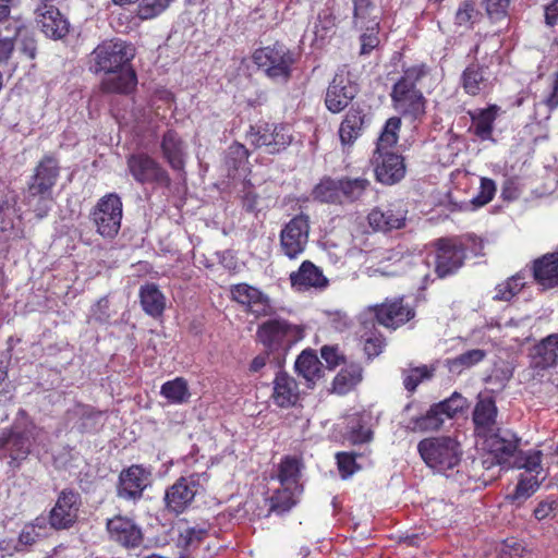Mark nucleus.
Instances as JSON below:
<instances>
[{"label":"nucleus","mask_w":558,"mask_h":558,"mask_svg":"<svg viewBox=\"0 0 558 558\" xmlns=\"http://www.w3.org/2000/svg\"><path fill=\"white\" fill-rule=\"evenodd\" d=\"M253 61L272 81L287 82L294 59L283 45H274L257 49L253 53Z\"/></svg>","instance_id":"3"},{"label":"nucleus","mask_w":558,"mask_h":558,"mask_svg":"<svg viewBox=\"0 0 558 558\" xmlns=\"http://www.w3.org/2000/svg\"><path fill=\"white\" fill-rule=\"evenodd\" d=\"M140 301L143 311L151 316H160L165 308L167 299L155 283H147L140 289Z\"/></svg>","instance_id":"26"},{"label":"nucleus","mask_w":558,"mask_h":558,"mask_svg":"<svg viewBox=\"0 0 558 558\" xmlns=\"http://www.w3.org/2000/svg\"><path fill=\"white\" fill-rule=\"evenodd\" d=\"M2 446L10 451L13 461H19L29 453L31 439L26 435L13 433L2 442Z\"/></svg>","instance_id":"40"},{"label":"nucleus","mask_w":558,"mask_h":558,"mask_svg":"<svg viewBox=\"0 0 558 558\" xmlns=\"http://www.w3.org/2000/svg\"><path fill=\"white\" fill-rule=\"evenodd\" d=\"M433 376L432 371L428 369L427 366H418V367H412L409 369L402 371V377H403V386L404 388L413 392L415 391L416 387L422 383L424 379H429Z\"/></svg>","instance_id":"47"},{"label":"nucleus","mask_w":558,"mask_h":558,"mask_svg":"<svg viewBox=\"0 0 558 558\" xmlns=\"http://www.w3.org/2000/svg\"><path fill=\"white\" fill-rule=\"evenodd\" d=\"M475 12L472 1H464L457 11L456 21L459 25H466L471 22Z\"/></svg>","instance_id":"63"},{"label":"nucleus","mask_w":558,"mask_h":558,"mask_svg":"<svg viewBox=\"0 0 558 558\" xmlns=\"http://www.w3.org/2000/svg\"><path fill=\"white\" fill-rule=\"evenodd\" d=\"M445 422L441 413L434 404L427 411V413L415 421V427L422 430H435L441 427Z\"/></svg>","instance_id":"51"},{"label":"nucleus","mask_w":558,"mask_h":558,"mask_svg":"<svg viewBox=\"0 0 558 558\" xmlns=\"http://www.w3.org/2000/svg\"><path fill=\"white\" fill-rule=\"evenodd\" d=\"M101 88L107 93L128 94L136 85V74L130 65L105 73Z\"/></svg>","instance_id":"23"},{"label":"nucleus","mask_w":558,"mask_h":558,"mask_svg":"<svg viewBox=\"0 0 558 558\" xmlns=\"http://www.w3.org/2000/svg\"><path fill=\"white\" fill-rule=\"evenodd\" d=\"M337 464L342 478H348L356 470L355 459L352 454L347 452L337 453Z\"/></svg>","instance_id":"58"},{"label":"nucleus","mask_w":558,"mask_h":558,"mask_svg":"<svg viewBox=\"0 0 558 558\" xmlns=\"http://www.w3.org/2000/svg\"><path fill=\"white\" fill-rule=\"evenodd\" d=\"M9 25L13 28V39L20 38V50L28 59L33 60L36 57V41L34 37L28 33L22 21L12 20Z\"/></svg>","instance_id":"37"},{"label":"nucleus","mask_w":558,"mask_h":558,"mask_svg":"<svg viewBox=\"0 0 558 558\" xmlns=\"http://www.w3.org/2000/svg\"><path fill=\"white\" fill-rule=\"evenodd\" d=\"M341 202H355L360 199L369 189L371 182L366 178H343L340 179Z\"/></svg>","instance_id":"34"},{"label":"nucleus","mask_w":558,"mask_h":558,"mask_svg":"<svg viewBox=\"0 0 558 558\" xmlns=\"http://www.w3.org/2000/svg\"><path fill=\"white\" fill-rule=\"evenodd\" d=\"M437 255L435 271L445 278L457 271L463 264L465 252L456 239H439L436 242Z\"/></svg>","instance_id":"9"},{"label":"nucleus","mask_w":558,"mask_h":558,"mask_svg":"<svg viewBox=\"0 0 558 558\" xmlns=\"http://www.w3.org/2000/svg\"><path fill=\"white\" fill-rule=\"evenodd\" d=\"M407 210L401 204L389 205L386 208H374L368 214V223L376 231L388 232L404 226Z\"/></svg>","instance_id":"17"},{"label":"nucleus","mask_w":558,"mask_h":558,"mask_svg":"<svg viewBox=\"0 0 558 558\" xmlns=\"http://www.w3.org/2000/svg\"><path fill=\"white\" fill-rule=\"evenodd\" d=\"M497 415V408L492 399L480 400L473 412V422L476 426V430L486 433L492 430Z\"/></svg>","instance_id":"30"},{"label":"nucleus","mask_w":558,"mask_h":558,"mask_svg":"<svg viewBox=\"0 0 558 558\" xmlns=\"http://www.w3.org/2000/svg\"><path fill=\"white\" fill-rule=\"evenodd\" d=\"M51 195H39L35 199L28 194V205L34 207L36 216L41 219L47 216L51 208Z\"/></svg>","instance_id":"59"},{"label":"nucleus","mask_w":558,"mask_h":558,"mask_svg":"<svg viewBox=\"0 0 558 558\" xmlns=\"http://www.w3.org/2000/svg\"><path fill=\"white\" fill-rule=\"evenodd\" d=\"M539 486V482L535 475L522 476L515 488V498L530 497Z\"/></svg>","instance_id":"57"},{"label":"nucleus","mask_w":558,"mask_h":558,"mask_svg":"<svg viewBox=\"0 0 558 558\" xmlns=\"http://www.w3.org/2000/svg\"><path fill=\"white\" fill-rule=\"evenodd\" d=\"M301 493L302 489L282 487L280 485L271 497V509L278 512L288 511L295 505Z\"/></svg>","instance_id":"41"},{"label":"nucleus","mask_w":558,"mask_h":558,"mask_svg":"<svg viewBox=\"0 0 558 558\" xmlns=\"http://www.w3.org/2000/svg\"><path fill=\"white\" fill-rule=\"evenodd\" d=\"M378 26L379 22L375 19H372L369 24L364 25L366 32L363 33L360 37V54H368L379 45Z\"/></svg>","instance_id":"48"},{"label":"nucleus","mask_w":558,"mask_h":558,"mask_svg":"<svg viewBox=\"0 0 558 558\" xmlns=\"http://www.w3.org/2000/svg\"><path fill=\"white\" fill-rule=\"evenodd\" d=\"M424 75L422 68L413 66L408 69L403 76L396 84H403L405 88L416 87V82Z\"/></svg>","instance_id":"62"},{"label":"nucleus","mask_w":558,"mask_h":558,"mask_svg":"<svg viewBox=\"0 0 558 558\" xmlns=\"http://www.w3.org/2000/svg\"><path fill=\"white\" fill-rule=\"evenodd\" d=\"M128 165L130 172L138 182L167 180V174L163 169L148 156H132Z\"/></svg>","instance_id":"21"},{"label":"nucleus","mask_w":558,"mask_h":558,"mask_svg":"<svg viewBox=\"0 0 558 558\" xmlns=\"http://www.w3.org/2000/svg\"><path fill=\"white\" fill-rule=\"evenodd\" d=\"M260 293L256 288L245 283L236 284L231 290L232 299L247 308L254 301L260 299Z\"/></svg>","instance_id":"50"},{"label":"nucleus","mask_w":558,"mask_h":558,"mask_svg":"<svg viewBox=\"0 0 558 558\" xmlns=\"http://www.w3.org/2000/svg\"><path fill=\"white\" fill-rule=\"evenodd\" d=\"M525 286L524 277L517 274L496 287L495 300L510 301Z\"/></svg>","instance_id":"43"},{"label":"nucleus","mask_w":558,"mask_h":558,"mask_svg":"<svg viewBox=\"0 0 558 558\" xmlns=\"http://www.w3.org/2000/svg\"><path fill=\"white\" fill-rule=\"evenodd\" d=\"M377 322L386 328L397 329L401 325L412 319L415 315L414 310L403 304L402 299L384 302L374 306Z\"/></svg>","instance_id":"15"},{"label":"nucleus","mask_w":558,"mask_h":558,"mask_svg":"<svg viewBox=\"0 0 558 558\" xmlns=\"http://www.w3.org/2000/svg\"><path fill=\"white\" fill-rule=\"evenodd\" d=\"M463 87L470 95H477L485 86L483 69L478 65H470L465 69L462 76Z\"/></svg>","instance_id":"44"},{"label":"nucleus","mask_w":558,"mask_h":558,"mask_svg":"<svg viewBox=\"0 0 558 558\" xmlns=\"http://www.w3.org/2000/svg\"><path fill=\"white\" fill-rule=\"evenodd\" d=\"M290 281L292 288L299 292L310 290L314 287V264L304 260L296 271L291 272Z\"/></svg>","instance_id":"39"},{"label":"nucleus","mask_w":558,"mask_h":558,"mask_svg":"<svg viewBox=\"0 0 558 558\" xmlns=\"http://www.w3.org/2000/svg\"><path fill=\"white\" fill-rule=\"evenodd\" d=\"M274 389L271 398L280 408L293 407L300 399L298 384L293 377L287 373H278L274 379Z\"/></svg>","instance_id":"22"},{"label":"nucleus","mask_w":558,"mask_h":558,"mask_svg":"<svg viewBox=\"0 0 558 558\" xmlns=\"http://www.w3.org/2000/svg\"><path fill=\"white\" fill-rule=\"evenodd\" d=\"M107 530L112 541L125 547H136L142 542L141 529L129 518L116 515L108 520Z\"/></svg>","instance_id":"18"},{"label":"nucleus","mask_w":558,"mask_h":558,"mask_svg":"<svg viewBox=\"0 0 558 558\" xmlns=\"http://www.w3.org/2000/svg\"><path fill=\"white\" fill-rule=\"evenodd\" d=\"M160 393L171 403H184L190 398L187 383L181 377L165 383Z\"/></svg>","instance_id":"36"},{"label":"nucleus","mask_w":558,"mask_h":558,"mask_svg":"<svg viewBox=\"0 0 558 558\" xmlns=\"http://www.w3.org/2000/svg\"><path fill=\"white\" fill-rule=\"evenodd\" d=\"M534 277L545 288L558 284V254H550L536 260Z\"/></svg>","instance_id":"29"},{"label":"nucleus","mask_w":558,"mask_h":558,"mask_svg":"<svg viewBox=\"0 0 558 558\" xmlns=\"http://www.w3.org/2000/svg\"><path fill=\"white\" fill-rule=\"evenodd\" d=\"M303 465L298 458L286 457L278 466L277 480L282 487L302 489L300 483Z\"/></svg>","instance_id":"28"},{"label":"nucleus","mask_w":558,"mask_h":558,"mask_svg":"<svg viewBox=\"0 0 558 558\" xmlns=\"http://www.w3.org/2000/svg\"><path fill=\"white\" fill-rule=\"evenodd\" d=\"M359 87L348 76L337 74L326 93V107L329 111L338 113L357 95Z\"/></svg>","instance_id":"14"},{"label":"nucleus","mask_w":558,"mask_h":558,"mask_svg":"<svg viewBox=\"0 0 558 558\" xmlns=\"http://www.w3.org/2000/svg\"><path fill=\"white\" fill-rule=\"evenodd\" d=\"M435 405L441 413L444 420L452 418L465 408L466 400L460 393L453 392L450 398L436 403Z\"/></svg>","instance_id":"49"},{"label":"nucleus","mask_w":558,"mask_h":558,"mask_svg":"<svg viewBox=\"0 0 558 558\" xmlns=\"http://www.w3.org/2000/svg\"><path fill=\"white\" fill-rule=\"evenodd\" d=\"M305 337V329L283 318H271L260 324L256 331V339L269 351L290 349Z\"/></svg>","instance_id":"2"},{"label":"nucleus","mask_w":558,"mask_h":558,"mask_svg":"<svg viewBox=\"0 0 558 558\" xmlns=\"http://www.w3.org/2000/svg\"><path fill=\"white\" fill-rule=\"evenodd\" d=\"M310 231V219L307 216L303 215L293 218L281 230V248L289 258H295L305 250L308 242Z\"/></svg>","instance_id":"8"},{"label":"nucleus","mask_w":558,"mask_h":558,"mask_svg":"<svg viewBox=\"0 0 558 558\" xmlns=\"http://www.w3.org/2000/svg\"><path fill=\"white\" fill-rule=\"evenodd\" d=\"M294 371L299 377L312 384L314 380V350L311 348L304 349L296 357L294 363Z\"/></svg>","instance_id":"45"},{"label":"nucleus","mask_w":558,"mask_h":558,"mask_svg":"<svg viewBox=\"0 0 558 558\" xmlns=\"http://www.w3.org/2000/svg\"><path fill=\"white\" fill-rule=\"evenodd\" d=\"M502 555L508 556L509 558H523L525 554V548L521 542H518L514 538H509L505 541L501 547Z\"/></svg>","instance_id":"60"},{"label":"nucleus","mask_w":558,"mask_h":558,"mask_svg":"<svg viewBox=\"0 0 558 558\" xmlns=\"http://www.w3.org/2000/svg\"><path fill=\"white\" fill-rule=\"evenodd\" d=\"M521 460H522V462L515 461L514 463H511V466L523 468L530 474H532V473L538 474L539 471L542 470V466H541L542 452L541 451L530 452Z\"/></svg>","instance_id":"56"},{"label":"nucleus","mask_w":558,"mask_h":558,"mask_svg":"<svg viewBox=\"0 0 558 558\" xmlns=\"http://www.w3.org/2000/svg\"><path fill=\"white\" fill-rule=\"evenodd\" d=\"M496 183L488 178L481 179L480 192L472 198L471 204L478 208L488 204L495 196Z\"/></svg>","instance_id":"52"},{"label":"nucleus","mask_w":558,"mask_h":558,"mask_svg":"<svg viewBox=\"0 0 558 558\" xmlns=\"http://www.w3.org/2000/svg\"><path fill=\"white\" fill-rule=\"evenodd\" d=\"M558 363V333L550 335L534 347L532 364L546 369Z\"/></svg>","instance_id":"25"},{"label":"nucleus","mask_w":558,"mask_h":558,"mask_svg":"<svg viewBox=\"0 0 558 558\" xmlns=\"http://www.w3.org/2000/svg\"><path fill=\"white\" fill-rule=\"evenodd\" d=\"M365 114L360 108L352 107L339 128V137L343 145H351L361 135Z\"/></svg>","instance_id":"27"},{"label":"nucleus","mask_w":558,"mask_h":558,"mask_svg":"<svg viewBox=\"0 0 558 558\" xmlns=\"http://www.w3.org/2000/svg\"><path fill=\"white\" fill-rule=\"evenodd\" d=\"M149 472L140 465H132L120 475L119 496L135 499L149 484Z\"/></svg>","instance_id":"20"},{"label":"nucleus","mask_w":558,"mask_h":558,"mask_svg":"<svg viewBox=\"0 0 558 558\" xmlns=\"http://www.w3.org/2000/svg\"><path fill=\"white\" fill-rule=\"evenodd\" d=\"M82 501L77 492L63 489L49 512L48 522L53 530H69L78 519Z\"/></svg>","instance_id":"6"},{"label":"nucleus","mask_w":558,"mask_h":558,"mask_svg":"<svg viewBox=\"0 0 558 558\" xmlns=\"http://www.w3.org/2000/svg\"><path fill=\"white\" fill-rule=\"evenodd\" d=\"M250 144L255 147H265L268 154L279 153L291 143V134L284 125L251 126L246 135Z\"/></svg>","instance_id":"7"},{"label":"nucleus","mask_w":558,"mask_h":558,"mask_svg":"<svg viewBox=\"0 0 558 558\" xmlns=\"http://www.w3.org/2000/svg\"><path fill=\"white\" fill-rule=\"evenodd\" d=\"M401 120L392 117L387 120L377 142L375 153H386L398 142V132L400 130Z\"/></svg>","instance_id":"38"},{"label":"nucleus","mask_w":558,"mask_h":558,"mask_svg":"<svg viewBox=\"0 0 558 558\" xmlns=\"http://www.w3.org/2000/svg\"><path fill=\"white\" fill-rule=\"evenodd\" d=\"M248 311L252 314H254L256 317H260V316L270 315L272 312V308L269 304L268 299L263 293H260V299L254 301V303H252L248 306Z\"/></svg>","instance_id":"64"},{"label":"nucleus","mask_w":558,"mask_h":558,"mask_svg":"<svg viewBox=\"0 0 558 558\" xmlns=\"http://www.w3.org/2000/svg\"><path fill=\"white\" fill-rule=\"evenodd\" d=\"M35 20L47 37L59 39L68 33V22L52 4V1H41L36 7Z\"/></svg>","instance_id":"12"},{"label":"nucleus","mask_w":558,"mask_h":558,"mask_svg":"<svg viewBox=\"0 0 558 558\" xmlns=\"http://www.w3.org/2000/svg\"><path fill=\"white\" fill-rule=\"evenodd\" d=\"M316 199L325 203H341L340 180L324 178L316 184Z\"/></svg>","instance_id":"42"},{"label":"nucleus","mask_w":558,"mask_h":558,"mask_svg":"<svg viewBox=\"0 0 558 558\" xmlns=\"http://www.w3.org/2000/svg\"><path fill=\"white\" fill-rule=\"evenodd\" d=\"M511 0H483L486 13L493 22L505 20Z\"/></svg>","instance_id":"53"},{"label":"nucleus","mask_w":558,"mask_h":558,"mask_svg":"<svg viewBox=\"0 0 558 558\" xmlns=\"http://www.w3.org/2000/svg\"><path fill=\"white\" fill-rule=\"evenodd\" d=\"M161 151L172 169L182 170L184 168L186 147L175 132L170 130L165 133L161 141Z\"/></svg>","instance_id":"24"},{"label":"nucleus","mask_w":558,"mask_h":558,"mask_svg":"<svg viewBox=\"0 0 558 558\" xmlns=\"http://www.w3.org/2000/svg\"><path fill=\"white\" fill-rule=\"evenodd\" d=\"M171 0H142L138 15L142 19H151L165 11Z\"/></svg>","instance_id":"54"},{"label":"nucleus","mask_w":558,"mask_h":558,"mask_svg":"<svg viewBox=\"0 0 558 558\" xmlns=\"http://www.w3.org/2000/svg\"><path fill=\"white\" fill-rule=\"evenodd\" d=\"M487 356L483 349L468 350L452 360L448 361V367L451 373L461 374L464 369L477 365Z\"/></svg>","instance_id":"33"},{"label":"nucleus","mask_w":558,"mask_h":558,"mask_svg":"<svg viewBox=\"0 0 558 558\" xmlns=\"http://www.w3.org/2000/svg\"><path fill=\"white\" fill-rule=\"evenodd\" d=\"M391 98L395 108L412 119H418L425 113V98L416 87L405 88L403 84H395Z\"/></svg>","instance_id":"13"},{"label":"nucleus","mask_w":558,"mask_h":558,"mask_svg":"<svg viewBox=\"0 0 558 558\" xmlns=\"http://www.w3.org/2000/svg\"><path fill=\"white\" fill-rule=\"evenodd\" d=\"M320 356L326 364V367L333 369L338 365L344 363V356L340 353L337 345H324L320 349Z\"/></svg>","instance_id":"55"},{"label":"nucleus","mask_w":558,"mask_h":558,"mask_svg":"<svg viewBox=\"0 0 558 558\" xmlns=\"http://www.w3.org/2000/svg\"><path fill=\"white\" fill-rule=\"evenodd\" d=\"M496 106H492L486 109H481L471 113L472 128L476 136H478L482 140L490 138L493 132V124L496 119Z\"/></svg>","instance_id":"32"},{"label":"nucleus","mask_w":558,"mask_h":558,"mask_svg":"<svg viewBox=\"0 0 558 558\" xmlns=\"http://www.w3.org/2000/svg\"><path fill=\"white\" fill-rule=\"evenodd\" d=\"M349 440L353 444H363L372 439V430L366 427L363 414L354 413L348 417Z\"/></svg>","instance_id":"35"},{"label":"nucleus","mask_w":558,"mask_h":558,"mask_svg":"<svg viewBox=\"0 0 558 558\" xmlns=\"http://www.w3.org/2000/svg\"><path fill=\"white\" fill-rule=\"evenodd\" d=\"M59 175L57 160L52 157H45L36 168V172L28 186L29 195L35 199L39 195L51 194V189L56 184Z\"/></svg>","instance_id":"16"},{"label":"nucleus","mask_w":558,"mask_h":558,"mask_svg":"<svg viewBox=\"0 0 558 558\" xmlns=\"http://www.w3.org/2000/svg\"><path fill=\"white\" fill-rule=\"evenodd\" d=\"M97 71L111 72L129 65L134 57L132 45L114 39L100 44L93 51Z\"/></svg>","instance_id":"5"},{"label":"nucleus","mask_w":558,"mask_h":558,"mask_svg":"<svg viewBox=\"0 0 558 558\" xmlns=\"http://www.w3.org/2000/svg\"><path fill=\"white\" fill-rule=\"evenodd\" d=\"M385 345V339L381 336H372L365 339L364 351L368 359L379 355Z\"/></svg>","instance_id":"61"},{"label":"nucleus","mask_w":558,"mask_h":558,"mask_svg":"<svg viewBox=\"0 0 558 558\" xmlns=\"http://www.w3.org/2000/svg\"><path fill=\"white\" fill-rule=\"evenodd\" d=\"M519 439L509 429H498L485 437L484 448L496 460L498 464L511 466L510 460L518 450Z\"/></svg>","instance_id":"10"},{"label":"nucleus","mask_w":558,"mask_h":558,"mask_svg":"<svg viewBox=\"0 0 558 558\" xmlns=\"http://www.w3.org/2000/svg\"><path fill=\"white\" fill-rule=\"evenodd\" d=\"M373 165L376 180L386 185L401 181L405 175V165L402 156L386 151L375 153Z\"/></svg>","instance_id":"11"},{"label":"nucleus","mask_w":558,"mask_h":558,"mask_svg":"<svg viewBox=\"0 0 558 558\" xmlns=\"http://www.w3.org/2000/svg\"><path fill=\"white\" fill-rule=\"evenodd\" d=\"M417 450L424 462L439 473L457 466L462 453L460 444L449 436L423 439Z\"/></svg>","instance_id":"1"},{"label":"nucleus","mask_w":558,"mask_h":558,"mask_svg":"<svg viewBox=\"0 0 558 558\" xmlns=\"http://www.w3.org/2000/svg\"><path fill=\"white\" fill-rule=\"evenodd\" d=\"M196 493L197 485L195 481L182 477L166 492V506L169 510L181 513L193 501Z\"/></svg>","instance_id":"19"},{"label":"nucleus","mask_w":558,"mask_h":558,"mask_svg":"<svg viewBox=\"0 0 558 558\" xmlns=\"http://www.w3.org/2000/svg\"><path fill=\"white\" fill-rule=\"evenodd\" d=\"M363 378V368L359 364H350L335 377L332 390L344 395L353 389Z\"/></svg>","instance_id":"31"},{"label":"nucleus","mask_w":558,"mask_h":558,"mask_svg":"<svg viewBox=\"0 0 558 558\" xmlns=\"http://www.w3.org/2000/svg\"><path fill=\"white\" fill-rule=\"evenodd\" d=\"M353 7L355 26L364 28L372 19L377 21V15L374 14L376 8L372 0H353Z\"/></svg>","instance_id":"46"},{"label":"nucleus","mask_w":558,"mask_h":558,"mask_svg":"<svg viewBox=\"0 0 558 558\" xmlns=\"http://www.w3.org/2000/svg\"><path fill=\"white\" fill-rule=\"evenodd\" d=\"M122 211V202L117 194L101 197L92 213L96 231L104 238H114L121 227Z\"/></svg>","instance_id":"4"}]
</instances>
